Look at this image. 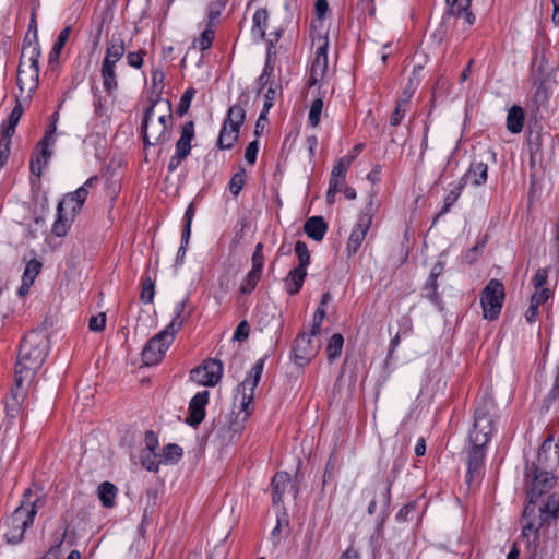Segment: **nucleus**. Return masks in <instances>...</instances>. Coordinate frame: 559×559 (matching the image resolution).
Segmentation results:
<instances>
[{"mask_svg":"<svg viewBox=\"0 0 559 559\" xmlns=\"http://www.w3.org/2000/svg\"><path fill=\"white\" fill-rule=\"evenodd\" d=\"M47 355V336L36 331L27 333L21 341L15 364L14 377L17 378V383H29Z\"/></svg>","mask_w":559,"mask_h":559,"instance_id":"1","label":"nucleus"},{"mask_svg":"<svg viewBox=\"0 0 559 559\" xmlns=\"http://www.w3.org/2000/svg\"><path fill=\"white\" fill-rule=\"evenodd\" d=\"M40 45L38 36L33 35V39L27 36L24 38L20 63L17 68V86L21 92L27 88L26 100L33 98L39 83V57Z\"/></svg>","mask_w":559,"mask_h":559,"instance_id":"2","label":"nucleus"},{"mask_svg":"<svg viewBox=\"0 0 559 559\" xmlns=\"http://www.w3.org/2000/svg\"><path fill=\"white\" fill-rule=\"evenodd\" d=\"M32 490H25L21 504L14 510L9 520V530L5 533L8 543L19 544L23 540L24 534L34 522L38 509L45 506V500L37 497L31 500Z\"/></svg>","mask_w":559,"mask_h":559,"instance_id":"3","label":"nucleus"},{"mask_svg":"<svg viewBox=\"0 0 559 559\" xmlns=\"http://www.w3.org/2000/svg\"><path fill=\"white\" fill-rule=\"evenodd\" d=\"M497 416V405L492 396L485 394L478 401L474 411V424L469 431V441L488 443L493 432V421Z\"/></svg>","mask_w":559,"mask_h":559,"instance_id":"4","label":"nucleus"},{"mask_svg":"<svg viewBox=\"0 0 559 559\" xmlns=\"http://www.w3.org/2000/svg\"><path fill=\"white\" fill-rule=\"evenodd\" d=\"M159 100H152L151 105L145 109L141 122V135L144 143V148L158 144H165L170 140L173 127V111L171 104L166 100V112L158 117V132L153 133V141H150L148 124L153 119L154 110Z\"/></svg>","mask_w":559,"mask_h":559,"instance_id":"5","label":"nucleus"},{"mask_svg":"<svg viewBox=\"0 0 559 559\" xmlns=\"http://www.w3.org/2000/svg\"><path fill=\"white\" fill-rule=\"evenodd\" d=\"M557 481L551 472L537 469L535 466H525V483L528 503L535 506L538 498L549 492Z\"/></svg>","mask_w":559,"mask_h":559,"instance_id":"6","label":"nucleus"},{"mask_svg":"<svg viewBox=\"0 0 559 559\" xmlns=\"http://www.w3.org/2000/svg\"><path fill=\"white\" fill-rule=\"evenodd\" d=\"M504 286L496 278L490 280L480 293L483 317L495 321L499 318L504 300Z\"/></svg>","mask_w":559,"mask_h":559,"instance_id":"7","label":"nucleus"},{"mask_svg":"<svg viewBox=\"0 0 559 559\" xmlns=\"http://www.w3.org/2000/svg\"><path fill=\"white\" fill-rule=\"evenodd\" d=\"M168 331L162 330L145 344L142 350V361L145 366L158 364L174 341Z\"/></svg>","mask_w":559,"mask_h":559,"instance_id":"8","label":"nucleus"},{"mask_svg":"<svg viewBox=\"0 0 559 559\" xmlns=\"http://www.w3.org/2000/svg\"><path fill=\"white\" fill-rule=\"evenodd\" d=\"M223 364L221 360L211 358L190 372L192 381L205 386H214L222 378Z\"/></svg>","mask_w":559,"mask_h":559,"instance_id":"9","label":"nucleus"},{"mask_svg":"<svg viewBox=\"0 0 559 559\" xmlns=\"http://www.w3.org/2000/svg\"><path fill=\"white\" fill-rule=\"evenodd\" d=\"M559 465V451L552 441V437L547 438L542 443L536 461L527 462L525 466H535L536 471L554 472Z\"/></svg>","mask_w":559,"mask_h":559,"instance_id":"10","label":"nucleus"},{"mask_svg":"<svg viewBox=\"0 0 559 559\" xmlns=\"http://www.w3.org/2000/svg\"><path fill=\"white\" fill-rule=\"evenodd\" d=\"M311 334L300 333L293 343L292 352L294 362L304 367L318 354L319 345L314 344Z\"/></svg>","mask_w":559,"mask_h":559,"instance_id":"11","label":"nucleus"},{"mask_svg":"<svg viewBox=\"0 0 559 559\" xmlns=\"http://www.w3.org/2000/svg\"><path fill=\"white\" fill-rule=\"evenodd\" d=\"M328 47L326 36L319 37L316 56L310 68L309 85L314 86L324 78L328 70Z\"/></svg>","mask_w":559,"mask_h":559,"instance_id":"12","label":"nucleus"},{"mask_svg":"<svg viewBox=\"0 0 559 559\" xmlns=\"http://www.w3.org/2000/svg\"><path fill=\"white\" fill-rule=\"evenodd\" d=\"M266 356L258 359L255 364L252 366L248 377L241 382L240 386L242 388L243 401L242 406L247 407V405L253 399V392L257 388L258 383L261 380V376L264 368Z\"/></svg>","mask_w":559,"mask_h":559,"instance_id":"13","label":"nucleus"},{"mask_svg":"<svg viewBox=\"0 0 559 559\" xmlns=\"http://www.w3.org/2000/svg\"><path fill=\"white\" fill-rule=\"evenodd\" d=\"M209 391L198 392L189 403V415L186 423L191 427H198L205 416V406L209 403Z\"/></svg>","mask_w":559,"mask_h":559,"instance_id":"14","label":"nucleus"},{"mask_svg":"<svg viewBox=\"0 0 559 559\" xmlns=\"http://www.w3.org/2000/svg\"><path fill=\"white\" fill-rule=\"evenodd\" d=\"M87 195L88 191L85 190V188H78L75 191L66 194L57 206L58 212H66L69 210L68 214L75 217L86 201Z\"/></svg>","mask_w":559,"mask_h":559,"instance_id":"15","label":"nucleus"},{"mask_svg":"<svg viewBox=\"0 0 559 559\" xmlns=\"http://www.w3.org/2000/svg\"><path fill=\"white\" fill-rule=\"evenodd\" d=\"M472 448L468 453L467 460V473L466 477L468 481H472L474 476H479L484 466L485 459V447L487 443L471 442Z\"/></svg>","mask_w":559,"mask_h":559,"instance_id":"16","label":"nucleus"},{"mask_svg":"<svg viewBox=\"0 0 559 559\" xmlns=\"http://www.w3.org/2000/svg\"><path fill=\"white\" fill-rule=\"evenodd\" d=\"M539 526L550 525L559 518V492L550 493L546 501L538 508Z\"/></svg>","mask_w":559,"mask_h":559,"instance_id":"17","label":"nucleus"},{"mask_svg":"<svg viewBox=\"0 0 559 559\" xmlns=\"http://www.w3.org/2000/svg\"><path fill=\"white\" fill-rule=\"evenodd\" d=\"M369 221L366 218L357 219L352 233L348 237L346 252L347 257H352L358 252L362 241L365 240L370 227L368 226Z\"/></svg>","mask_w":559,"mask_h":559,"instance_id":"18","label":"nucleus"},{"mask_svg":"<svg viewBox=\"0 0 559 559\" xmlns=\"http://www.w3.org/2000/svg\"><path fill=\"white\" fill-rule=\"evenodd\" d=\"M248 102L249 96L246 94H241V96L239 97V102L229 107L227 116L223 123H226V126L231 129H237L240 131V128L246 119L245 106L247 105Z\"/></svg>","mask_w":559,"mask_h":559,"instance_id":"19","label":"nucleus"},{"mask_svg":"<svg viewBox=\"0 0 559 559\" xmlns=\"http://www.w3.org/2000/svg\"><path fill=\"white\" fill-rule=\"evenodd\" d=\"M26 389L24 383H17V378L14 377V385L11 389L10 396L5 401V412L11 418H15L21 409V404L25 397Z\"/></svg>","mask_w":559,"mask_h":559,"instance_id":"20","label":"nucleus"},{"mask_svg":"<svg viewBox=\"0 0 559 559\" xmlns=\"http://www.w3.org/2000/svg\"><path fill=\"white\" fill-rule=\"evenodd\" d=\"M488 178V165L483 159H473L468 170L461 177L465 179V186L471 179L474 186L485 185Z\"/></svg>","mask_w":559,"mask_h":559,"instance_id":"21","label":"nucleus"},{"mask_svg":"<svg viewBox=\"0 0 559 559\" xmlns=\"http://www.w3.org/2000/svg\"><path fill=\"white\" fill-rule=\"evenodd\" d=\"M448 13L452 16L463 17L468 25L475 22V15L469 10L472 0H445Z\"/></svg>","mask_w":559,"mask_h":559,"instance_id":"22","label":"nucleus"},{"mask_svg":"<svg viewBox=\"0 0 559 559\" xmlns=\"http://www.w3.org/2000/svg\"><path fill=\"white\" fill-rule=\"evenodd\" d=\"M326 230L328 224L322 216H311L304 225V231L306 235L316 241H321L324 238Z\"/></svg>","mask_w":559,"mask_h":559,"instance_id":"23","label":"nucleus"},{"mask_svg":"<svg viewBox=\"0 0 559 559\" xmlns=\"http://www.w3.org/2000/svg\"><path fill=\"white\" fill-rule=\"evenodd\" d=\"M290 484V475L287 472H280L272 478V501L274 506L283 502L284 493L287 486Z\"/></svg>","mask_w":559,"mask_h":559,"instance_id":"24","label":"nucleus"},{"mask_svg":"<svg viewBox=\"0 0 559 559\" xmlns=\"http://www.w3.org/2000/svg\"><path fill=\"white\" fill-rule=\"evenodd\" d=\"M522 535L528 537L531 533L534 535V542L539 539V521L535 523V506L526 504L523 510Z\"/></svg>","mask_w":559,"mask_h":559,"instance_id":"25","label":"nucleus"},{"mask_svg":"<svg viewBox=\"0 0 559 559\" xmlns=\"http://www.w3.org/2000/svg\"><path fill=\"white\" fill-rule=\"evenodd\" d=\"M306 276L307 270L301 267L296 266L289 271L287 276L284 278L285 288L288 295L294 296L300 292Z\"/></svg>","mask_w":559,"mask_h":559,"instance_id":"26","label":"nucleus"},{"mask_svg":"<svg viewBox=\"0 0 559 559\" xmlns=\"http://www.w3.org/2000/svg\"><path fill=\"white\" fill-rule=\"evenodd\" d=\"M189 301V298H185L182 301L178 302L175 308V316L171 319L170 323L164 329V331H168L170 335L175 337V334L181 329L183 323L190 317V311H186V306Z\"/></svg>","mask_w":559,"mask_h":559,"instance_id":"27","label":"nucleus"},{"mask_svg":"<svg viewBox=\"0 0 559 559\" xmlns=\"http://www.w3.org/2000/svg\"><path fill=\"white\" fill-rule=\"evenodd\" d=\"M100 76L103 88L108 95H112L118 90V78L116 73V64L102 62Z\"/></svg>","mask_w":559,"mask_h":559,"instance_id":"28","label":"nucleus"},{"mask_svg":"<svg viewBox=\"0 0 559 559\" xmlns=\"http://www.w3.org/2000/svg\"><path fill=\"white\" fill-rule=\"evenodd\" d=\"M44 148V146L36 144V152L31 157V173L37 177L41 176L44 166L47 165L52 155V151L50 148L46 147V151Z\"/></svg>","mask_w":559,"mask_h":559,"instance_id":"29","label":"nucleus"},{"mask_svg":"<svg viewBox=\"0 0 559 559\" xmlns=\"http://www.w3.org/2000/svg\"><path fill=\"white\" fill-rule=\"evenodd\" d=\"M126 46L120 36H112L106 48L105 58L103 62L116 64L124 55Z\"/></svg>","mask_w":559,"mask_h":559,"instance_id":"30","label":"nucleus"},{"mask_svg":"<svg viewBox=\"0 0 559 559\" xmlns=\"http://www.w3.org/2000/svg\"><path fill=\"white\" fill-rule=\"evenodd\" d=\"M524 119L523 108L516 105L512 106L507 116V129L511 133H520L523 130Z\"/></svg>","mask_w":559,"mask_h":559,"instance_id":"31","label":"nucleus"},{"mask_svg":"<svg viewBox=\"0 0 559 559\" xmlns=\"http://www.w3.org/2000/svg\"><path fill=\"white\" fill-rule=\"evenodd\" d=\"M239 132V130L231 129L227 127L226 123H223L216 141V146L219 150H231L238 140Z\"/></svg>","mask_w":559,"mask_h":559,"instance_id":"32","label":"nucleus"},{"mask_svg":"<svg viewBox=\"0 0 559 559\" xmlns=\"http://www.w3.org/2000/svg\"><path fill=\"white\" fill-rule=\"evenodd\" d=\"M269 13L266 9H259L253 14V25L251 34L254 38L262 40L265 38V31L267 26Z\"/></svg>","mask_w":559,"mask_h":559,"instance_id":"33","label":"nucleus"},{"mask_svg":"<svg viewBox=\"0 0 559 559\" xmlns=\"http://www.w3.org/2000/svg\"><path fill=\"white\" fill-rule=\"evenodd\" d=\"M23 105L19 97H16L15 105L9 116L7 124L4 126L2 135H7V138H12L15 134L16 126L19 124L20 119L23 116Z\"/></svg>","mask_w":559,"mask_h":559,"instance_id":"34","label":"nucleus"},{"mask_svg":"<svg viewBox=\"0 0 559 559\" xmlns=\"http://www.w3.org/2000/svg\"><path fill=\"white\" fill-rule=\"evenodd\" d=\"M117 492V487L109 481L102 483L97 488L98 498L105 508H112L115 506Z\"/></svg>","mask_w":559,"mask_h":559,"instance_id":"35","label":"nucleus"},{"mask_svg":"<svg viewBox=\"0 0 559 559\" xmlns=\"http://www.w3.org/2000/svg\"><path fill=\"white\" fill-rule=\"evenodd\" d=\"M74 217L69 215L67 212H58L57 218L52 225L51 233L57 237H63L67 235Z\"/></svg>","mask_w":559,"mask_h":559,"instance_id":"36","label":"nucleus"},{"mask_svg":"<svg viewBox=\"0 0 559 559\" xmlns=\"http://www.w3.org/2000/svg\"><path fill=\"white\" fill-rule=\"evenodd\" d=\"M41 266V263L36 259L31 260L26 264L22 276V281H24V287H26V290H29V287L34 283L36 276L39 274Z\"/></svg>","mask_w":559,"mask_h":559,"instance_id":"37","label":"nucleus"},{"mask_svg":"<svg viewBox=\"0 0 559 559\" xmlns=\"http://www.w3.org/2000/svg\"><path fill=\"white\" fill-rule=\"evenodd\" d=\"M344 345V337L340 333H335L331 336L330 342L326 347L328 360L330 362L334 361L337 357H340Z\"/></svg>","mask_w":559,"mask_h":559,"instance_id":"38","label":"nucleus"},{"mask_svg":"<svg viewBox=\"0 0 559 559\" xmlns=\"http://www.w3.org/2000/svg\"><path fill=\"white\" fill-rule=\"evenodd\" d=\"M183 455V450L176 443H168L163 448V462L166 464L177 463Z\"/></svg>","mask_w":559,"mask_h":559,"instance_id":"39","label":"nucleus"},{"mask_svg":"<svg viewBox=\"0 0 559 559\" xmlns=\"http://www.w3.org/2000/svg\"><path fill=\"white\" fill-rule=\"evenodd\" d=\"M155 296V281L146 275L142 278V290L140 299L144 304H152Z\"/></svg>","mask_w":559,"mask_h":559,"instance_id":"40","label":"nucleus"},{"mask_svg":"<svg viewBox=\"0 0 559 559\" xmlns=\"http://www.w3.org/2000/svg\"><path fill=\"white\" fill-rule=\"evenodd\" d=\"M190 152L191 150L176 144L175 153L170 157L167 165L168 173H174L179 167L181 162L190 155Z\"/></svg>","mask_w":559,"mask_h":559,"instance_id":"41","label":"nucleus"},{"mask_svg":"<svg viewBox=\"0 0 559 559\" xmlns=\"http://www.w3.org/2000/svg\"><path fill=\"white\" fill-rule=\"evenodd\" d=\"M194 138V122L187 121L181 129V134L176 144L191 150V141Z\"/></svg>","mask_w":559,"mask_h":559,"instance_id":"42","label":"nucleus"},{"mask_svg":"<svg viewBox=\"0 0 559 559\" xmlns=\"http://www.w3.org/2000/svg\"><path fill=\"white\" fill-rule=\"evenodd\" d=\"M289 525V519L288 514L285 510H283L281 513L277 514L276 520V526L271 532V539L274 545H277L281 543V532L283 527H288Z\"/></svg>","mask_w":559,"mask_h":559,"instance_id":"43","label":"nucleus"},{"mask_svg":"<svg viewBox=\"0 0 559 559\" xmlns=\"http://www.w3.org/2000/svg\"><path fill=\"white\" fill-rule=\"evenodd\" d=\"M261 272L250 270V272L246 275L243 278L241 285H240V292L243 295L250 294L258 285Z\"/></svg>","mask_w":559,"mask_h":559,"instance_id":"44","label":"nucleus"},{"mask_svg":"<svg viewBox=\"0 0 559 559\" xmlns=\"http://www.w3.org/2000/svg\"><path fill=\"white\" fill-rule=\"evenodd\" d=\"M437 281H438V278L429 275L424 287H423L425 297L428 298L431 302H433L436 305L440 304V300H441L437 293V288H438Z\"/></svg>","mask_w":559,"mask_h":559,"instance_id":"45","label":"nucleus"},{"mask_svg":"<svg viewBox=\"0 0 559 559\" xmlns=\"http://www.w3.org/2000/svg\"><path fill=\"white\" fill-rule=\"evenodd\" d=\"M270 36H272V38L267 39V43H269L267 57H266V61H265L263 70H262V74L271 78L274 72V66L271 62V50L275 46V44L278 41L281 33L280 32L271 33Z\"/></svg>","mask_w":559,"mask_h":559,"instance_id":"46","label":"nucleus"},{"mask_svg":"<svg viewBox=\"0 0 559 559\" xmlns=\"http://www.w3.org/2000/svg\"><path fill=\"white\" fill-rule=\"evenodd\" d=\"M246 170L240 168L229 181V191L234 197H237L242 190L246 182Z\"/></svg>","mask_w":559,"mask_h":559,"instance_id":"47","label":"nucleus"},{"mask_svg":"<svg viewBox=\"0 0 559 559\" xmlns=\"http://www.w3.org/2000/svg\"><path fill=\"white\" fill-rule=\"evenodd\" d=\"M295 252L299 260V264L297 266L307 270V266L310 263V253L306 242L298 240L295 245Z\"/></svg>","mask_w":559,"mask_h":559,"instance_id":"48","label":"nucleus"},{"mask_svg":"<svg viewBox=\"0 0 559 559\" xmlns=\"http://www.w3.org/2000/svg\"><path fill=\"white\" fill-rule=\"evenodd\" d=\"M197 91L193 87H188L180 97L179 104L177 106V114L179 116H183L190 108L191 102L195 95Z\"/></svg>","mask_w":559,"mask_h":559,"instance_id":"49","label":"nucleus"},{"mask_svg":"<svg viewBox=\"0 0 559 559\" xmlns=\"http://www.w3.org/2000/svg\"><path fill=\"white\" fill-rule=\"evenodd\" d=\"M323 109V100L322 98H317L312 102L309 116H308V122L312 128L318 127L320 122V117Z\"/></svg>","mask_w":559,"mask_h":559,"instance_id":"50","label":"nucleus"},{"mask_svg":"<svg viewBox=\"0 0 559 559\" xmlns=\"http://www.w3.org/2000/svg\"><path fill=\"white\" fill-rule=\"evenodd\" d=\"M215 27H211L206 25V28L201 33L198 44L199 48L202 51H205L211 48L214 37H215Z\"/></svg>","mask_w":559,"mask_h":559,"instance_id":"51","label":"nucleus"},{"mask_svg":"<svg viewBox=\"0 0 559 559\" xmlns=\"http://www.w3.org/2000/svg\"><path fill=\"white\" fill-rule=\"evenodd\" d=\"M393 480L388 478L385 487L382 489L379 502L381 504L382 513L388 516L389 515V507L391 503V487H392Z\"/></svg>","mask_w":559,"mask_h":559,"instance_id":"52","label":"nucleus"},{"mask_svg":"<svg viewBox=\"0 0 559 559\" xmlns=\"http://www.w3.org/2000/svg\"><path fill=\"white\" fill-rule=\"evenodd\" d=\"M352 163H353L352 156L341 157L336 162V164L333 166L331 174L334 175L335 177H340V176L346 177V173H347L348 168L350 167Z\"/></svg>","mask_w":559,"mask_h":559,"instance_id":"53","label":"nucleus"},{"mask_svg":"<svg viewBox=\"0 0 559 559\" xmlns=\"http://www.w3.org/2000/svg\"><path fill=\"white\" fill-rule=\"evenodd\" d=\"M11 139L12 138H7V135H2V138L0 139V167L1 168L3 166H5L9 160V156L11 153Z\"/></svg>","mask_w":559,"mask_h":559,"instance_id":"54","label":"nucleus"},{"mask_svg":"<svg viewBox=\"0 0 559 559\" xmlns=\"http://www.w3.org/2000/svg\"><path fill=\"white\" fill-rule=\"evenodd\" d=\"M252 269L253 271H258L262 273L264 265V255H263V245L259 242L252 254Z\"/></svg>","mask_w":559,"mask_h":559,"instance_id":"55","label":"nucleus"},{"mask_svg":"<svg viewBox=\"0 0 559 559\" xmlns=\"http://www.w3.org/2000/svg\"><path fill=\"white\" fill-rule=\"evenodd\" d=\"M280 88H281L280 85L276 84L275 82L270 83V86L267 87V91L264 95L265 96V102L263 105L264 111H269L273 107L274 100L277 96V92Z\"/></svg>","mask_w":559,"mask_h":559,"instance_id":"56","label":"nucleus"},{"mask_svg":"<svg viewBox=\"0 0 559 559\" xmlns=\"http://www.w3.org/2000/svg\"><path fill=\"white\" fill-rule=\"evenodd\" d=\"M377 209L378 205L374 203V197L371 195L369 198L368 203L365 205L364 210L359 214L358 219L367 218L369 221L368 226L370 227Z\"/></svg>","mask_w":559,"mask_h":559,"instance_id":"57","label":"nucleus"},{"mask_svg":"<svg viewBox=\"0 0 559 559\" xmlns=\"http://www.w3.org/2000/svg\"><path fill=\"white\" fill-rule=\"evenodd\" d=\"M194 213H195V209H194V205L192 203H190L185 212V226L182 228V233L183 234V238L185 240H187V238H190L191 236V224H192V219H193V216H194Z\"/></svg>","mask_w":559,"mask_h":559,"instance_id":"58","label":"nucleus"},{"mask_svg":"<svg viewBox=\"0 0 559 559\" xmlns=\"http://www.w3.org/2000/svg\"><path fill=\"white\" fill-rule=\"evenodd\" d=\"M325 309L322 308V307H319L316 312H314V316H313V321H312V325H311V330H310V333L311 335L316 336L320 333L321 331V325H322V322L325 318Z\"/></svg>","mask_w":559,"mask_h":559,"instance_id":"59","label":"nucleus"},{"mask_svg":"<svg viewBox=\"0 0 559 559\" xmlns=\"http://www.w3.org/2000/svg\"><path fill=\"white\" fill-rule=\"evenodd\" d=\"M406 104L407 100L404 99L397 102L396 107L390 117L391 126H399L402 122L405 116V109L403 108V106H405Z\"/></svg>","mask_w":559,"mask_h":559,"instance_id":"60","label":"nucleus"},{"mask_svg":"<svg viewBox=\"0 0 559 559\" xmlns=\"http://www.w3.org/2000/svg\"><path fill=\"white\" fill-rule=\"evenodd\" d=\"M250 332L249 323L246 320H242L236 328L233 340L238 342H243L248 338Z\"/></svg>","mask_w":559,"mask_h":559,"instance_id":"61","label":"nucleus"},{"mask_svg":"<svg viewBox=\"0 0 559 559\" xmlns=\"http://www.w3.org/2000/svg\"><path fill=\"white\" fill-rule=\"evenodd\" d=\"M258 152L259 141L255 139L247 145L245 151V158L250 165H253L257 162Z\"/></svg>","mask_w":559,"mask_h":559,"instance_id":"62","label":"nucleus"},{"mask_svg":"<svg viewBox=\"0 0 559 559\" xmlns=\"http://www.w3.org/2000/svg\"><path fill=\"white\" fill-rule=\"evenodd\" d=\"M64 533L58 537L55 544L48 549L47 554L43 557V559H59L61 552V546L64 538Z\"/></svg>","mask_w":559,"mask_h":559,"instance_id":"63","label":"nucleus"},{"mask_svg":"<svg viewBox=\"0 0 559 559\" xmlns=\"http://www.w3.org/2000/svg\"><path fill=\"white\" fill-rule=\"evenodd\" d=\"M548 401L559 408V365L554 386L548 394Z\"/></svg>","mask_w":559,"mask_h":559,"instance_id":"64","label":"nucleus"}]
</instances>
